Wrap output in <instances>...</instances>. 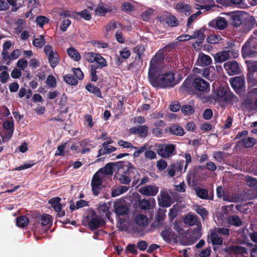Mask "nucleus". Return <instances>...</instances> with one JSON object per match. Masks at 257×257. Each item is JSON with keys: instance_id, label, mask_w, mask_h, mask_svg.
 Here are the masks:
<instances>
[{"instance_id": "e2e57ef3", "label": "nucleus", "mask_w": 257, "mask_h": 257, "mask_svg": "<svg viewBox=\"0 0 257 257\" xmlns=\"http://www.w3.org/2000/svg\"><path fill=\"white\" fill-rule=\"evenodd\" d=\"M77 14L85 20L89 21L91 19V16L90 12L86 10L78 12Z\"/></svg>"}, {"instance_id": "338daca9", "label": "nucleus", "mask_w": 257, "mask_h": 257, "mask_svg": "<svg viewBox=\"0 0 257 257\" xmlns=\"http://www.w3.org/2000/svg\"><path fill=\"white\" fill-rule=\"evenodd\" d=\"M71 22L69 19H64L60 25V29L65 32L67 30L68 27L71 25Z\"/></svg>"}, {"instance_id": "7ed1b4c3", "label": "nucleus", "mask_w": 257, "mask_h": 257, "mask_svg": "<svg viewBox=\"0 0 257 257\" xmlns=\"http://www.w3.org/2000/svg\"><path fill=\"white\" fill-rule=\"evenodd\" d=\"M257 54V39L250 38L242 47V55L244 58L251 57Z\"/></svg>"}, {"instance_id": "6ab92c4d", "label": "nucleus", "mask_w": 257, "mask_h": 257, "mask_svg": "<svg viewBox=\"0 0 257 257\" xmlns=\"http://www.w3.org/2000/svg\"><path fill=\"white\" fill-rule=\"evenodd\" d=\"M116 166V163H109L104 167L99 169L97 172L101 175H112L114 170L113 166Z\"/></svg>"}, {"instance_id": "ddd939ff", "label": "nucleus", "mask_w": 257, "mask_h": 257, "mask_svg": "<svg viewBox=\"0 0 257 257\" xmlns=\"http://www.w3.org/2000/svg\"><path fill=\"white\" fill-rule=\"evenodd\" d=\"M139 192L143 195L155 196L159 192V187L155 185H146L141 188Z\"/></svg>"}, {"instance_id": "39448f33", "label": "nucleus", "mask_w": 257, "mask_h": 257, "mask_svg": "<svg viewBox=\"0 0 257 257\" xmlns=\"http://www.w3.org/2000/svg\"><path fill=\"white\" fill-rule=\"evenodd\" d=\"M102 182L101 175L98 172H96L93 175L91 181L92 191L95 196H97L99 194Z\"/></svg>"}, {"instance_id": "680f3d73", "label": "nucleus", "mask_w": 257, "mask_h": 257, "mask_svg": "<svg viewBox=\"0 0 257 257\" xmlns=\"http://www.w3.org/2000/svg\"><path fill=\"white\" fill-rule=\"evenodd\" d=\"M40 5L38 0H28V7L31 10L38 9Z\"/></svg>"}, {"instance_id": "2eb2a0df", "label": "nucleus", "mask_w": 257, "mask_h": 257, "mask_svg": "<svg viewBox=\"0 0 257 257\" xmlns=\"http://www.w3.org/2000/svg\"><path fill=\"white\" fill-rule=\"evenodd\" d=\"M209 26L215 29L223 30L227 26V21L224 18L218 17L212 20L209 23Z\"/></svg>"}, {"instance_id": "2f4dec72", "label": "nucleus", "mask_w": 257, "mask_h": 257, "mask_svg": "<svg viewBox=\"0 0 257 257\" xmlns=\"http://www.w3.org/2000/svg\"><path fill=\"white\" fill-rule=\"evenodd\" d=\"M231 87L237 93H240L245 87V81H229Z\"/></svg>"}, {"instance_id": "052dcab7", "label": "nucleus", "mask_w": 257, "mask_h": 257, "mask_svg": "<svg viewBox=\"0 0 257 257\" xmlns=\"http://www.w3.org/2000/svg\"><path fill=\"white\" fill-rule=\"evenodd\" d=\"M221 40L219 35H210L207 38V41L211 44L219 43Z\"/></svg>"}, {"instance_id": "bb28decb", "label": "nucleus", "mask_w": 257, "mask_h": 257, "mask_svg": "<svg viewBox=\"0 0 257 257\" xmlns=\"http://www.w3.org/2000/svg\"><path fill=\"white\" fill-rule=\"evenodd\" d=\"M210 238L213 245H221L223 244V239L218 236L216 232L212 231L210 234Z\"/></svg>"}, {"instance_id": "79ce46f5", "label": "nucleus", "mask_w": 257, "mask_h": 257, "mask_svg": "<svg viewBox=\"0 0 257 257\" xmlns=\"http://www.w3.org/2000/svg\"><path fill=\"white\" fill-rule=\"evenodd\" d=\"M45 43V40L43 35H40L38 38H35L33 41L34 46L37 48H42Z\"/></svg>"}, {"instance_id": "6e6d98bb", "label": "nucleus", "mask_w": 257, "mask_h": 257, "mask_svg": "<svg viewBox=\"0 0 257 257\" xmlns=\"http://www.w3.org/2000/svg\"><path fill=\"white\" fill-rule=\"evenodd\" d=\"M95 62L97 63L98 66L101 68L106 66L107 65L106 60L99 54H97Z\"/></svg>"}, {"instance_id": "423d86ee", "label": "nucleus", "mask_w": 257, "mask_h": 257, "mask_svg": "<svg viewBox=\"0 0 257 257\" xmlns=\"http://www.w3.org/2000/svg\"><path fill=\"white\" fill-rule=\"evenodd\" d=\"M161 235L163 240L168 243H171L172 241L174 243L177 242L178 235L170 227L165 226L164 229L162 231Z\"/></svg>"}, {"instance_id": "5fc2aeb1", "label": "nucleus", "mask_w": 257, "mask_h": 257, "mask_svg": "<svg viewBox=\"0 0 257 257\" xmlns=\"http://www.w3.org/2000/svg\"><path fill=\"white\" fill-rule=\"evenodd\" d=\"M182 112L185 114H191L194 112V109L190 105H184L181 107Z\"/></svg>"}, {"instance_id": "a18cd8bd", "label": "nucleus", "mask_w": 257, "mask_h": 257, "mask_svg": "<svg viewBox=\"0 0 257 257\" xmlns=\"http://www.w3.org/2000/svg\"><path fill=\"white\" fill-rule=\"evenodd\" d=\"M243 105L249 110H253L257 107V98L253 104L250 99H247L244 101Z\"/></svg>"}, {"instance_id": "09e8293b", "label": "nucleus", "mask_w": 257, "mask_h": 257, "mask_svg": "<svg viewBox=\"0 0 257 257\" xmlns=\"http://www.w3.org/2000/svg\"><path fill=\"white\" fill-rule=\"evenodd\" d=\"M150 202L147 199L139 200V206L142 209L148 210L150 209Z\"/></svg>"}, {"instance_id": "f03ea898", "label": "nucleus", "mask_w": 257, "mask_h": 257, "mask_svg": "<svg viewBox=\"0 0 257 257\" xmlns=\"http://www.w3.org/2000/svg\"><path fill=\"white\" fill-rule=\"evenodd\" d=\"M216 100L219 102L231 103L236 102L237 97L234 95L228 87L219 86L215 93Z\"/></svg>"}, {"instance_id": "9b49d317", "label": "nucleus", "mask_w": 257, "mask_h": 257, "mask_svg": "<svg viewBox=\"0 0 257 257\" xmlns=\"http://www.w3.org/2000/svg\"><path fill=\"white\" fill-rule=\"evenodd\" d=\"M106 222L104 219L96 215L93 216L88 222L89 229L93 231L96 229L105 226Z\"/></svg>"}, {"instance_id": "b1692460", "label": "nucleus", "mask_w": 257, "mask_h": 257, "mask_svg": "<svg viewBox=\"0 0 257 257\" xmlns=\"http://www.w3.org/2000/svg\"><path fill=\"white\" fill-rule=\"evenodd\" d=\"M209 84L207 81H193V86L200 91H205L209 89Z\"/></svg>"}, {"instance_id": "72a5a7b5", "label": "nucleus", "mask_w": 257, "mask_h": 257, "mask_svg": "<svg viewBox=\"0 0 257 257\" xmlns=\"http://www.w3.org/2000/svg\"><path fill=\"white\" fill-rule=\"evenodd\" d=\"M85 88L90 93H93L94 95L99 98H102L101 91L97 86H95L91 83H88L86 85Z\"/></svg>"}, {"instance_id": "3c124183", "label": "nucleus", "mask_w": 257, "mask_h": 257, "mask_svg": "<svg viewBox=\"0 0 257 257\" xmlns=\"http://www.w3.org/2000/svg\"><path fill=\"white\" fill-rule=\"evenodd\" d=\"M125 252L126 253H131L134 255H137L138 253V251L136 249V246L135 244H127L125 248Z\"/></svg>"}, {"instance_id": "5701e85b", "label": "nucleus", "mask_w": 257, "mask_h": 257, "mask_svg": "<svg viewBox=\"0 0 257 257\" xmlns=\"http://www.w3.org/2000/svg\"><path fill=\"white\" fill-rule=\"evenodd\" d=\"M227 222L229 224L236 227L241 226L242 224L241 219L236 215H229Z\"/></svg>"}, {"instance_id": "ea45409f", "label": "nucleus", "mask_w": 257, "mask_h": 257, "mask_svg": "<svg viewBox=\"0 0 257 257\" xmlns=\"http://www.w3.org/2000/svg\"><path fill=\"white\" fill-rule=\"evenodd\" d=\"M136 223L141 226H146L148 224V218L143 214H139L136 216L135 219Z\"/></svg>"}, {"instance_id": "864d4df0", "label": "nucleus", "mask_w": 257, "mask_h": 257, "mask_svg": "<svg viewBox=\"0 0 257 257\" xmlns=\"http://www.w3.org/2000/svg\"><path fill=\"white\" fill-rule=\"evenodd\" d=\"M49 19L45 16H39L36 19V22L37 24L41 28L43 27V26L48 23Z\"/></svg>"}, {"instance_id": "49530a36", "label": "nucleus", "mask_w": 257, "mask_h": 257, "mask_svg": "<svg viewBox=\"0 0 257 257\" xmlns=\"http://www.w3.org/2000/svg\"><path fill=\"white\" fill-rule=\"evenodd\" d=\"M6 66L0 65V79L1 80H7L9 78V74L7 72Z\"/></svg>"}, {"instance_id": "c756f323", "label": "nucleus", "mask_w": 257, "mask_h": 257, "mask_svg": "<svg viewBox=\"0 0 257 257\" xmlns=\"http://www.w3.org/2000/svg\"><path fill=\"white\" fill-rule=\"evenodd\" d=\"M98 211L101 215L105 214V217L108 219H110L111 213L109 212V208L106 203L99 204L98 207Z\"/></svg>"}, {"instance_id": "0eeeda50", "label": "nucleus", "mask_w": 257, "mask_h": 257, "mask_svg": "<svg viewBox=\"0 0 257 257\" xmlns=\"http://www.w3.org/2000/svg\"><path fill=\"white\" fill-rule=\"evenodd\" d=\"M238 54L232 51H223L215 54L214 56V60L217 63H222L230 58L237 57Z\"/></svg>"}, {"instance_id": "6e6552de", "label": "nucleus", "mask_w": 257, "mask_h": 257, "mask_svg": "<svg viewBox=\"0 0 257 257\" xmlns=\"http://www.w3.org/2000/svg\"><path fill=\"white\" fill-rule=\"evenodd\" d=\"M223 66L229 75L237 74L240 72L239 65L235 61L227 62L224 64Z\"/></svg>"}, {"instance_id": "69168bd1", "label": "nucleus", "mask_w": 257, "mask_h": 257, "mask_svg": "<svg viewBox=\"0 0 257 257\" xmlns=\"http://www.w3.org/2000/svg\"><path fill=\"white\" fill-rule=\"evenodd\" d=\"M44 52L45 54L47 56L48 58L50 56L57 52L56 51L54 50L52 47L50 45H46L44 47Z\"/></svg>"}, {"instance_id": "393cba45", "label": "nucleus", "mask_w": 257, "mask_h": 257, "mask_svg": "<svg viewBox=\"0 0 257 257\" xmlns=\"http://www.w3.org/2000/svg\"><path fill=\"white\" fill-rule=\"evenodd\" d=\"M242 21V15L241 12H238L233 14L231 17V23L235 27L239 26Z\"/></svg>"}, {"instance_id": "c9c22d12", "label": "nucleus", "mask_w": 257, "mask_h": 257, "mask_svg": "<svg viewBox=\"0 0 257 257\" xmlns=\"http://www.w3.org/2000/svg\"><path fill=\"white\" fill-rule=\"evenodd\" d=\"M29 223V220L26 216H20L17 218L16 224L18 226L24 228L27 226Z\"/></svg>"}, {"instance_id": "58836bf2", "label": "nucleus", "mask_w": 257, "mask_h": 257, "mask_svg": "<svg viewBox=\"0 0 257 257\" xmlns=\"http://www.w3.org/2000/svg\"><path fill=\"white\" fill-rule=\"evenodd\" d=\"M110 10V9L108 6L100 4L96 8L95 13L97 15L103 16Z\"/></svg>"}, {"instance_id": "0e129e2a", "label": "nucleus", "mask_w": 257, "mask_h": 257, "mask_svg": "<svg viewBox=\"0 0 257 257\" xmlns=\"http://www.w3.org/2000/svg\"><path fill=\"white\" fill-rule=\"evenodd\" d=\"M166 22L169 25L172 27H175L178 25V21L176 18L173 16L168 17L166 19Z\"/></svg>"}, {"instance_id": "603ef678", "label": "nucleus", "mask_w": 257, "mask_h": 257, "mask_svg": "<svg viewBox=\"0 0 257 257\" xmlns=\"http://www.w3.org/2000/svg\"><path fill=\"white\" fill-rule=\"evenodd\" d=\"M118 145L122 147L123 148H132L133 149H138V147L134 146L132 143L128 142L122 140H120L117 142Z\"/></svg>"}, {"instance_id": "473e14b6", "label": "nucleus", "mask_w": 257, "mask_h": 257, "mask_svg": "<svg viewBox=\"0 0 257 257\" xmlns=\"http://www.w3.org/2000/svg\"><path fill=\"white\" fill-rule=\"evenodd\" d=\"M198 62L200 63L201 65H209L212 63V60L210 56L203 53L199 54Z\"/></svg>"}, {"instance_id": "4be33fe9", "label": "nucleus", "mask_w": 257, "mask_h": 257, "mask_svg": "<svg viewBox=\"0 0 257 257\" xmlns=\"http://www.w3.org/2000/svg\"><path fill=\"white\" fill-rule=\"evenodd\" d=\"M241 144L245 148H251L255 144V139L251 137L244 138L238 141L236 144V146H240Z\"/></svg>"}, {"instance_id": "774afa93", "label": "nucleus", "mask_w": 257, "mask_h": 257, "mask_svg": "<svg viewBox=\"0 0 257 257\" xmlns=\"http://www.w3.org/2000/svg\"><path fill=\"white\" fill-rule=\"evenodd\" d=\"M211 252V247L209 246L208 247L205 248L204 249H202L200 252L199 256L200 257H208L210 255Z\"/></svg>"}, {"instance_id": "1a4fd4ad", "label": "nucleus", "mask_w": 257, "mask_h": 257, "mask_svg": "<svg viewBox=\"0 0 257 257\" xmlns=\"http://www.w3.org/2000/svg\"><path fill=\"white\" fill-rule=\"evenodd\" d=\"M148 126L146 125H140L130 128L129 133L131 134L138 135L141 138H145L148 134Z\"/></svg>"}, {"instance_id": "c85d7f7f", "label": "nucleus", "mask_w": 257, "mask_h": 257, "mask_svg": "<svg viewBox=\"0 0 257 257\" xmlns=\"http://www.w3.org/2000/svg\"><path fill=\"white\" fill-rule=\"evenodd\" d=\"M170 133L176 136H182L184 134V129L178 124H174L169 128Z\"/></svg>"}, {"instance_id": "8fccbe9b", "label": "nucleus", "mask_w": 257, "mask_h": 257, "mask_svg": "<svg viewBox=\"0 0 257 257\" xmlns=\"http://www.w3.org/2000/svg\"><path fill=\"white\" fill-rule=\"evenodd\" d=\"M97 53L93 52H86L84 54L85 60L89 63L95 62L96 56Z\"/></svg>"}, {"instance_id": "4468645a", "label": "nucleus", "mask_w": 257, "mask_h": 257, "mask_svg": "<svg viewBox=\"0 0 257 257\" xmlns=\"http://www.w3.org/2000/svg\"><path fill=\"white\" fill-rule=\"evenodd\" d=\"M151 85L154 88L159 89H166L173 87L180 81H149Z\"/></svg>"}, {"instance_id": "f257e3e1", "label": "nucleus", "mask_w": 257, "mask_h": 257, "mask_svg": "<svg viewBox=\"0 0 257 257\" xmlns=\"http://www.w3.org/2000/svg\"><path fill=\"white\" fill-rule=\"evenodd\" d=\"M120 170L121 169L119 168L118 172L115 175V177L119 181L120 183L128 184L132 178L134 179V181L138 182L139 173L137 169L131 163H128L127 169L125 171L120 173Z\"/></svg>"}, {"instance_id": "4d7b16f0", "label": "nucleus", "mask_w": 257, "mask_h": 257, "mask_svg": "<svg viewBox=\"0 0 257 257\" xmlns=\"http://www.w3.org/2000/svg\"><path fill=\"white\" fill-rule=\"evenodd\" d=\"M195 211L200 216H201L203 219H204V217H206L208 214V212L206 209L201 206H197Z\"/></svg>"}, {"instance_id": "20e7f679", "label": "nucleus", "mask_w": 257, "mask_h": 257, "mask_svg": "<svg viewBox=\"0 0 257 257\" xmlns=\"http://www.w3.org/2000/svg\"><path fill=\"white\" fill-rule=\"evenodd\" d=\"M159 156L163 158H169L176 154V146L174 144H162L157 149Z\"/></svg>"}, {"instance_id": "bf43d9fd", "label": "nucleus", "mask_w": 257, "mask_h": 257, "mask_svg": "<svg viewBox=\"0 0 257 257\" xmlns=\"http://www.w3.org/2000/svg\"><path fill=\"white\" fill-rule=\"evenodd\" d=\"M194 216L192 215H186L184 218V222L186 224L192 226L195 224V221Z\"/></svg>"}, {"instance_id": "a19ab883", "label": "nucleus", "mask_w": 257, "mask_h": 257, "mask_svg": "<svg viewBox=\"0 0 257 257\" xmlns=\"http://www.w3.org/2000/svg\"><path fill=\"white\" fill-rule=\"evenodd\" d=\"M193 86V81H184L179 88V91L182 93L189 92Z\"/></svg>"}, {"instance_id": "f3484780", "label": "nucleus", "mask_w": 257, "mask_h": 257, "mask_svg": "<svg viewBox=\"0 0 257 257\" xmlns=\"http://www.w3.org/2000/svg\"><path fill=\"white\" fill-rule=\"evenodd\" d=\"M175 74L173 71L165 70L158 74L157 79L158 80H174Z\"/></svg>"}, {"instance_id": "aec40b11", "label": "nucleus", "mask_w": 257, "mask_h": 257, "mask_svg": "<svg viewBox=\"0 0 257 257\" xmlns=\"http://www.w3.org/2000/svg\"><path fill=\"white\" fill-rule=\"evenodd\" d=\"M192 36V39H197L198 41L195 43L193 44V46L196 49V45L199 46L205 38L204 34V31L203 30H199L195 31Z\"/></svg>"}, {"instance_id": "c03bdc74", "label": "nucleus", "mask_w": 257, "mask_h": 257, "mask_svg": "<svg viewBox=\"0 0 257 257\" xmlns=\"http://www.w3.org/2000/svg\"><path fill=\"white\" fill-rule=\"evenodd\" d=\"M48 59L51 66L52 68H54L58 64L59 62L58 53H55L54 54L49 57Z\"/></svg>"}, {"instance_id": "13d9d810", "label": "nucleus", "mask_w": 257, "mask_h": 257, "mask_svg": "<svg viewBox=\"0 0 257 257\" xmlns=\"http://www.w3.org/2000/svg\"><path fill=\"white\" fill-rule=\"evenodd\" d=\"M154 13V10L151 8L148 9L142 15V19L144 21H148Z\"/></svg>"}, {"instance_id": "f704fd0d", "label": "nucleus", "mask_w": 257, "mask_h": 257, "mask_svg": "<svg viewBox=\"0 0 257 257\" xmlns=\"http://www.w3.org/2000/svg\"><path fill=\"white\" fill-rule=\"evenodd\" d=\"M166 217L165 212L163 211H159L156 215V223L157 227L163 225L164 221Z\"/></svg>"}, {"instance_id": "dca6fc26", "label": "nucleus", "mask_w": 257, "mask_h": 257, "mask_svg": "<svg viewBox=\"0 0 257 257\" xmlns=\"http://www.w3.org/2000/svg\"><path fill=\"white\" fill-rule=\"evenodd\" d=\"M74 75L67 74L64 76V80H76V79L82 80L83 78V73L80 68H74L73 70Z\"/></svg>"}, {"instance_id": "9d476101", "label": "nucleus", "mask_w": 257, "mask_h": 257, "mask_svg": "<svg viewBox=\"0 0 257 257\" xmlns=\"http://www.w3.org/2000/svg\"><path fill=\"white\" fill-rule=\"evenodd\" d=\"M224 251L229 254H233L234 255H243L244 254H247L246 248L239 245H232L225 248Z\"/></svg>"}, {"instance_id": "412c9836", "label": "nucleus", "mask_w": 257, "mask_h": 257, "mask_svg": "<svg viewBox=\"0 0 257 257\" xmlns=\"http://www.w3.org/2000/svg\"><path fill=\"white\" fill-rule=\"evenodd\" d=\"M61 198L59 197H53L49 200L48 203L50 204L56 212L61 211L62 209V204L60 203Z\"/></svg>"}, {"instance_id": "e433bc0d", "label": "nucleus", "mask_w": 257, "mask_h": 257, "mask_svg": "<svg viewBox=\"0 0 257 257\" xmlns=\"http://www.w3.org/2000/svg\"><path fill=\"white\" fill-rule=\"evenodd\" d=\"M176 9L182 13H184L186 15H188L190 13V6L183 3H179L176 5Z\"/></svg>"}, {"instance_id": "f8f14e48", "label": "nucleus", "mask_w": 257, "mask_h": 257, "mask_svg": "<svg viewBox=\"0 0 257 257\" xmlns=\"http://www.w3.org/2000/svg\"><path fill=\"white\" fill-rule=\"evenodd\" d=\"M161 199H159L160 206L162 207L167 208L172 204V199L171 196L167 191L161 190L160 192Z\"/></svg>"}, {"instance_id": "a878e982", "label": "nucleus", "mask_w": 257, "mask_h": 257, "mask_svg": "<svg viewBox=\"0 0 257 257\" xmlns=\"http://www.w3.org/2000/svg\"><path fill=\"white\" fill-rule=\"evenodd\" d=\"M114 212L117 216H123L128 214V208L123 205L115 204L114 205Z\"/></svg>"}, {"instance_id": "de8ad7c7", "label": "nucleus", "mask_w": 257, "mask_h": 257, "mask_svg": "<svg viewBox=\"0 0 257 257\" xmlns=\"http://www.w3.org/2000/svg\"><path fill=\"white\" fill-rule=\"evenodd\" d=\"M11 120H7L3 124V127L7 131H14V122L12 116L10 117Z\"/></svg>"}, {"instance_id": "4c0bfd02", "label": "nucleus", "mask_w": 257, "mask_h": 257, "mask_svg": "<svg viewBox=\"0 0 257 257\" xmlns=\"http://www.w3.org/2000/svg\"><path fill=\"white\" fill-rule=\"evenodd\" d=\"M68 56L75 61H78L81 59L79 53L73 47H70L67 50Z\"/></svg>"}, {"instance_id": "37998d69", "label": "nucleus", "mask_w": 257, "mask_h": 257, "mask_svg": "<svg viewBox=\"0 0 257 257\" xmlns=\"http://www.w3.org/2000/svg\"><path fill=\"white\" fill-rule=\"evenodd\" d=\"M197 196L201 199H207L208 193V191L204 188H197L195 190Z\"/></svg>"}, {"instance_id": "7c9ffc66", "label": "nucleus", "mask_w": 257, "mask_h": 257, "mask_svg": "<svg viewBox=\"0 0 257 257\" xmlns=\"http://www.w3.org/2000/svg\"><path fill=\"white\" fill-rule=\"evenodd\" d=\"M248 69V79L252 75L253 73L257 71V61H246Z\"/></svg>"}, {"instance_id": "a211bd4d", "label": "nucleus", "mask_w": 257, "mask_h": 257, "mask_svg": "<svg viewBox=\"0 0 257 257\" xmlns=\"http://www.w3.org/2000/svg\"><path fill=\"white\" fill-rule=\"evenodd\" d=\"M39 220L40 221L42 225L45 227L46 230L50 229L52 225V220L50 215L45 214L41 215Z\"/></svg>"}, {"instance_id": "cd10ccee", "label": "nucleus", "mask_w": 257, "mask_h": 257, "mask_svg": "<svg viewBox=\"0 0 257 257\" xmlns=\"http://www.w3.org/2000/svg\"><path fill=\"white\" fill-rule=\"evenodd\" d=\"M158 62V57H154L152 59L150 62V68L149 71V76L151 80L155 78L156 74H155V67Z\"/></svg>"}]
</instances>
